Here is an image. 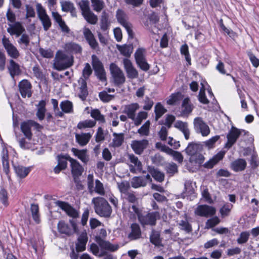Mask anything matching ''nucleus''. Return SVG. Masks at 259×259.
Wrapping results in <instances>:
<instances>
[{
	"instance_id": "864d4df0",
	"label": "nucleus",
	"mask_w": 259,
	"mask_h": 259,
	"mask_svg": "<svg viewBox=\"0 0 259 259\" xmlns=\"http://www.w3.org/2000/svg\"><path fill=\"white\" fill-rule=\"evenodd\" d=\"M116 17L117 21L121 24L128 21V17L124 11L121 9H118L116 13Z\"/></svg>"
},
{
	"instance_id": "c03bdc74",
	"label": "nucleus",
	"mask_w": 259,
	"mask_h": 259,
	"mask_svg": "<svg viewBox=\"0 0 259 259\" xmlns=\"http://www.w3.org/2000/svg\"><path fill=\"white\" fill-rule=\"evenodd\" d=\"M14 168L16 174L20 178L26 177L30 171L29 167H25L21 165L15 166Z\"/></svg>"
},
{
	"instance_id": "37998d69",
	"label": "nucleus",
	"mask_w": 259,
	"mask_h": 259,
	"mask_svg": "<svg viewBox=\"0 0 259 259\" xmlns=\"http://www.w3.org/2000/svg\"><path fill=\"white\" fill-rule=\"evenodd\" d=\"M2 159L4 170L6 174H8L9 172V163L8 151L7 150L4 149L3 150Z\"/></svg>"
},
{
	"instance_id": "bb28decb",
	"label": "nucleus",
	"mask_w": 259,
	"mask_h": 259,
	"mask_svg": "<svg viewBox=\"0 0 259 259\" xmlns=\"http://www.w3.org/2000/svg\"><path fill=\"white\" fill-rule=\"evenodd\" d=\"M73 154L79 159L84 164H87L90 159L89 156L87 154L86 149L79 150L75 148L71 149Z\"/></svg>"
},
{
	"instance_id": "e2e57ef3",
	"label": "nucleus",
	"mask_w": 259,
	"mask_h": 259,
	"mask_svg": "<svg viewBox=\"0 0 259 259\" xmlns=\"http://www.w3.org/2000/svg\"><path fill=\"white\" fill-rule=\"evenodd\" d=\"M165 169L166 172L170 174L171 176H173L178 171V166L176 163L174 162L168 163L166 166Z\"/></svg>"
},
{
	"instance_id": "a18cd8bd",
	"label": "nucleus",
	"mask_w": 259,
	"mask_h": 259,
	"mask_svg": "<svg viewBox=\"0 0 259 259\" xmlns=\"http://www.w3.org/2000/svg\"><path fill=\"white\" fill-rule=\"evenodd\" d=\"M150 241L155 246H159L161 240L160 237V233L158 231L152 230L150 235Z\"/></svg>"
},
{
	"instance_id": "79ce46f5",
	"label": "nucleus",
	"mask_w": 259,
	"mask_h": 259,
	"mask_svg": "<svg viewBox=\"0 0 259 259\" xmlns=\"http://www.w3.org/2000/svg\"><path fill=\"white\" fill-rule=\"evenodd\" d=\"M192 111V107L190 103V100L187 98L183 100L182 104V115H185L190 114Z\"/></svg>"
},
{
	"instance_id": "c9c22d12",
	"label": "nucleus",
	"mask_w": 259,
	"mask_h": 259,
	"mask_svg": "<svg viewBox=\"0 0 259 259\" xmlns=\"http://www.w3.org/2000/svg\"><path fill=\"white\" fill-rule=\"evenodd\" d=\"M92 136L90 133L76 134L75 139L76 142L81 146H85L89 142Z\"/></svg>"
},
{
	"instance_id": "4468645a",
	"label": "nucleus",
	"mask_w": 259,
	"mask_h": 259,
	"mask_svg": "<svg viewBox=\"0 0 259 259\" xmlns=\"http://www.w3.org/2000/svg\"><path fill=\"white\" fill-rule=\"evenodd\" d=\"M194 125L196 131L200 133L203 136H206L210 133L208 126L204 122L201 117H198L194 119Z\"/></svg>"
},
{
	"instance_id": "0eeeda50",
	"label": "nucleus",
	"mask_w": 259,
	"mask_h": 259,
	"mask_svg": "<svg viewBox=\"0 0 259 259\" xmlns=\"http://www.w3.org/2000/svg\"><path fill=\"white\" fill-rule=\"evenodd\" d=\"M2 43L8 55L11 58L17 59L20 56L19 51L9 38L4 35L2 39Z\"/></svg>"
},
{
	"instance_id": "e433bc0d",
	"label": "nucleus",
	"mask_w": 259,
	"mask_h": 259,
	"mask_svg": "<svg viewBox=\"0 0 259 259\" xmlns=\"http://www.w3.org/2000/svg\"><path fill=\"white\" fill-rule=\"evenodd\" d=\"M116 48L122 55L126 57H130L133 51V46L131 45H117Z\"/></svg>"
},
{
	"instance_id": "6ab92c4d",
	"label": "nucleus",
	"mask_w": 259,
	"mask_h": 259,
	"mask_svg": "<svg viewBox=\"0 0 259 259\" xmlns=\"http://www.w3.org/2000/svg\"><path fill=\"white\" fill-rule=\"evenodd\" d=\"M83 34L92 49H96L98 48V42L96 39L94 34L89 28L84 27L83 28Z\"/></svg>"
},
{
	"instance_id": "69168bd1",
	"label": "nucleus",
	"mask_w": 259,
	"mask_h": 259,
	"mask_svg": "<svg viewBox=\"0 0 259 259\" xmlns=\"http://www.w3.org/2000/svg\"><path fill=\"white\" fill-rule=\"evenodd\" d=\"M168 155L172 156L174 159L178 161L179 163H182L183 161V156L180 152L174 151L171 149Z\"/></svg>"
},
{
	"instance_id": "9d476101",
	"label": "nucleus",
	"mask_w": 259,
	"mask_h": 259,
	"mask_svg": "<svg viewBox=\"0 0 259 259\" xmlns=\"http://www.w3.org/2000/svg\"><path fill=\"white\" fill-rule=\"evenodd\" d=\"M194 213L201 217L208 218L215 214L216 209L206 204L199 205L195 209Z\"/></svg>"
},
{
	"instance_id": "f704fd0d",
	"label": "nucleus",
	"mask_w": 259,
	"mask_h": 259,
	"mask_svg": "<svg viewBox=\"0 0 259 259\" xmlns=\"http://www.w3.org/2000/svg\"><path fill=\"white\" fill-rule=\"evenodd\" d=\"M246 166V162L243 159H238L231 164V167L235 171L243 170Z\"/></svg>"
},
{
	"instance_id": "ea45409f",
	"label": "nucleus",
	"mask_w": 259,
	"mask_h": 259,
	"mask_svg": "<svg viewBox=\"0 0 259 259\" xmlns=\"http://www.w3.org/2000/svg\"><path fill=\"white\" fill-rule=\"evenodd\" d=\"M200 149V145L197 143H191L187 146L185 151L191 157L197 154Z\"/></svg>"
},
{
	"instance_id": "aec40b11",
	"label": "nucleus",
	"mask_w": 259,
	"mask_h": 259,
	"mask_svg": "<svg viewBox=\"0 0 259 259\" xmlns=\"http://www.w3.org/2000/svg\"><path fill=\"white\" fill-rule=\"evenodd\" d=\"M18 86L19 91L22 97L25 98L27 96V97L29 98L31 96V84L29 81L26 79H24L19 83Z\"/></svg>"
},
{
	"instance_id": "f03ea898",
	"label": "nucleus",
	"mask_w": 259,
	"mask_h": 259,
	"mask_svg": "<svg viewBox=\"0 0 259 259\" xmlns=\"http://www.w3.org/2000/svg\"><path fill=\"white\" fill-rule=\"evenodd\" d=\"M73 63L72 57L58 51L54 60L53 68L58 71L63 70L71 66Z\"/></svg>"
},
{
	"instance_id": "cd10ccee",
	"label": "nucleus",
	"mask_w": 259,
	"mask_h": 259,
	"mask_svg": "<svg viewBox=\"0 0 259 259\" xmlns=\"http://www.w3.org/2000/svg\"><path fill=\"white\" fill-rule=\"evenodd\" d=\"M30 121V120L23 121L21 123L20 125L21 132L29 141H30L32 137V133L31 131L32 125L29 122Z\"/></svg>"
},
{
	"instance_id": "f3484780",
	"label": "nucleus",
	"mask_w": 259,
	"mask_h": 259,
	"mask_svg": "<svg viewBox=\"0 0 259 259\" xmlns=\"http://www.w3.org/2000/svg\"><path fill=\"white\" fill-rule=\"evenodd\" d=\"M7 32L11 35H15L17 37L20 36L23 33L25 32L24 27L20 22H16L12 24H8Z\"/></svg>"
},
{
	"instance_id": "4be33fe9",
	"label": "nucleus",
	"mask_w": 259,
	"mask_h": 259,
	"mask_svg": "<svg viewBox=\"0 0 259 259\" xmlns=\"http://www.w3.org/2000/svg\"><path fill=\"white\" fill-rule=\"evenodd\" d=\"M7 68L10 76L13 78H14L15 76L19 75L21 73L20 65L12 59L9 60Z\"/></svg>"
},
{
	"instance_id": "bf43d9fd",
	"label": "nucleus",
	"mask_w": 259,
	"mask_h": 259,
	"mask_svg": "<svg viewBox=\"0 0 259 259\" xmlns=\"http://www.w3.org/2000/svg\"><path fill=\"white\" fill-rule=\"evenodd\" d=\"M100 100L103 102H108L114 99V96L108 94L106 91H103L99 94Z\"/></svg>"
},
{
	"instance_id": "1a4fd4ad",
	"label": "nucleus",
	"mask_w": 259,
	"mask_h": 259,
	"mask_svg": "<svg viewBox=\"0 0 259 259\" xmlns=\"http://www.w3.org/2000/svg\"><path fill=\"white\" fill-rule=\"evenodd\" d=\"M92 64L95 73L98 78L101 81L106 80V73L101 62L96 55H92Z\"/></svg>"
},
{
	"instance_id": "f257e3e1",
	"label": "nucleus",
	"mask_w": 259,
	"mask_h": 259,
	"mask_svg": "<svg viewBox=\"0 0 259 259\" xmlns=\"http://www.w3.org/2000/svg\"><path fill=\"white\" fill-rule=\"evenodd\" d=\"M95 212L99 216L104 218L110 217L112 209L108 201L103 197H94L92 200Z\"/></svg>"
},
{
	"instance_id": "680f3d73",
	"label": "nucleus",
	"mask_w": 259,
	"mask_h": 259,
	"mask_svg": "<svg viewBox=\"0 0 259 259\" xmlns=\"http://www.w3.org/2000/svg\"><path fill=\"white\" fill-rule=\"evenodd\" d=\"M233 205L230 204H225L220 210V212L222 218L228 216L232 208Z\"/></svg>"
},
{
	"instance_id": "f8f14e48",
	"label": "nucleus",
	"mask_w": 259,
	"mask_h": 259,
	"mask_svg": "<svg viewBox=\"0 0 259 259\" xmlns=\"http://www.w3.org/2000/svg\"><path fill=\"white\" fill-rule=\"evenodd\" d=\"M241 132L240 130L232 126L227 135V142L225 144V148H230L236 142L241 135Z\"/></svg>"
},
{
	"instance_id": "09e8293b",
	"label": "nucleus",
	"mask_w": 259,
	"mask_h": 259,
	"mask_svg": "<svg viewBox=\"0 0 259 259\" xmlns=\"http://www.w3.org/2000/svg\"><path fill=\"white\" fill-rule=\"evenodd\" d=\"M60 108L62 112L66 113H70L73 112V104L68 100H65L61 102Z\"/></svg>"
},
{
	"instance_id": "393cba45",
	"label": "nucleus",
	"mask_w": 259,
	"mask_h": 259,
	"mask_svg": "<svg viewBox=\"0 0 259 259\" xmlns=\"http://www.w3.org/2000/svg\"><path fill=\"white\" fill-rule=\"evenodd\" d=\"M131 232L128 235V238L131 240L138 239L141 237L142 232L140 227L137 223H133L130 227Z\"/></svg>"
},
{
	"instance_id": "c85d7f7f",
	"label": "nucleus",
	"mask_w": 259,
	"mask_h": 259,
	"mask_svg": "<svg viewBox=\"0 0 259 259\" xmlns=\"http://www.w3.org/2000/svg\"><path fill=\"white\" fill-rule=\"evenodd\" d=\"M78 83L80 85L79 88L78 97L82 101L86 100L89 93L88 91L87 84L85 79L80 78L78 80Z\"/></svg>"
},
{
	"instance_id": "5fc2aeb1",
	"label": "nucleus",
	"mask_w": 259,
	"mask_h": 259,
	"mask_svg": "<svg viewBox=\"0 0 259 259\" xmlns=\"http://www.w3.org/2000/svg\"><path fill=\"white\" fill-rule=\"evenodd\" d=\"M128 158L130 162L133 163L135 166L137 167L139 171H141L143 165L142 162L139 160L138 158L133 154H128Z\"/></svg>"
},
{
	"instance_id": "7c9ffc66",
	"label": "nucleus",
	"mask_w": 259,
	"mask_h": 259,
	"mask_svg": "<svg viewBox=\"0 0 259 259\" xmlns=\"http://www.w3.org/2000/svg\"><path fill=\"white\" fill-rule=\"evenodd\" d=\"M64 48L66 52L73 54H80L82 52L81 47L78 44L74 42L66 43Z\"/></svg>"
},
{
	"instance_id": "b1692460",
	"label": "nucleus",
	"mask_w": 259,
	"mask_h": 259,
	"mask_svg": "<svg viewBox=\"0 0 259 259\" xmlns=\"http://www.w3.org/2000/svg\"><path fill=\"white\" fill-rule=\"evenodd\" d=\"M60 5L62 11L65 12H69L70 13L72 17H77L76 8L72 2L70 1H63L60 2Z\"/></svg>"
},
{
	"instance_id": "6e6552de",
	"label": "nucleus",
	"mask_w": 259,
	"mask_h": 259,
	"mask_svg": "<svg viewBox=\"0 0 259 259\" xmlns=\"http://www.w3.org/2000/svg\"><path fill=\"white\" fill-rule=\"evenodd\" d=\"M159 218V213L158 211L148 212V213L139 216V221L142 226L146 225L155 226L156 220Z\"/></svg>"
},
{
	"instance_id": "dca6fc26",
	"label": "nucleus",
	"mask_w": 259,
	"mask_h": 259,
	"mask_svg": "<svg viewBox=\"0 0 259 259\" xmlns=\"http://www.w3.org/2000/svg\"><path fill=\"white\" fill-rule=\"evenodd\" d=\"M124 68L128 78L134 79L138 77L139 73L137 69L134 67L132 62L128 59L123 60Z\"/></svg>"
},
{
	"instance_id": "338daca9",
	"label": "nucleus",
	"mask_w": 259,
	"mask_h": 259,
	"mask_svg": "<svg viewBox=\"0 0 259 259\" xmlns=\"http://www.w3.org/2000/svg\"><path fill=\"white\" fill-rule=\"evenodd\" d=\"M249 237V233L247 232H241L239 235V237L237 239V243L239 244H244L246 243Z\"/></svg>"
},
{
	"instance_id": "a211bd4d",
	"label": "nucleus",
	"mask_w": 259,
	"mask_h": 259,
	"mask_svg": "<svg viewBox=\"0 0 259 259\" xmlns=\"http://www.w3.org/2000/svg\"><path fill=\"white\" fill-rule=\"evenodd\" d=\"M96 241L101 247V250H108L113 252L117 250L118 248L117 244H113L109 241L104 240L101 237H96Z\"/></svg>"
},
{
	"instance_id": "473e14b6",
	"label": "nucleus",
	"mask_w": 259,
	"mask_h": 259,
	"mask_svg": "<svg viewBox=\"0 0 259 259\" xmlns=\"http://www.w3.org/2000/svg\"><path fill=\"white\" fill-rule=\"evenodd\" d=\"M175 127L181 131L184 134L186 140H188L190 136V131L187 122L182 121H177L174 125Z\"/></svg>"
},
{
	"instance_id": "774afa93",
	"label": "nucleus",
	"mask_w": 259,
	"mask_h": 259,
	"mask_svg": "<svg viewBox=\"0 0 259 259\" xmlns=\"http://www.w3.org/2000/svg\"><path fill=\"white\" fill-rule=\"evenodd\" d=\"M118 187L120 192L125 195L128 193L130 188V184L127 182H123L118 184Z\"/></svg>"
},
{
	"instance_id": "412c9836",
	"label": "nucleus",
	"mask_w": 259,
	"mask_h": 259,
	"mask_svg": "<svg viewBox=\"0 0 259 259\" xmlns=\"http://www.w3.org/2000/svg\"><path fill=\"white\" fill-rule=\"evenodd\" d=\"M149 144L147 140H135L132 142L131 147L134 151L137 154H141L143 153Z\"/></svg>"
},
{
	"instance_id": "8fccbe9b",
	"label": "nucleus",
	"mask_w": 259,
	"mask_h": 259,
	"mask_svg": "<svg viewBox=\"0 0 259 259\" xmlns=\"http://www.w3.org/2000/svg\"><path fill=\"white\" fill-rule=\"evenodd\" d=\"M167 110L162 106L161 103H158L156 104L154 108V112L155 113V121H157L165 113Z\"/></svg>"
},
{
	"instance_id": "20e7f679",
	"label": "nucleus",
	"mask_w": 259,
	"mask_h": 259,
	"mask_svg": "<svg viewBox=\"0 0 259 259\" xmlns=\"http://www.w3.org/2000/svg\"><path fill=\"white\" fill-rule=\"evenodd\" d=\"M71 227L64 221H60L57 224V230L61 234L67 236H71L75 233H78V229L76 221L73 219L69 221Z\"/></svg>"
},
{
	"instance_id": "ddd939ff",
	"label": "nucleus",
	"mask_w": 259,
	"mask_h": 259,
	"mask_svg": "<svg viewBox=\"0 0 259 259\" xmlns=\"http://www.w3.org/2000/svg\"><path fill=\"white\" fill-rule=\"evenodd\" d=\"M55 203L56 205L64 210L69 217L72 218V219L79 218L78 211L68 203L59 200L57 201Z\"/></svg>"
},
{
	"instance_id": "6e6d98bb",
	"label": "nucleus",
	"mask_w": 259,
	"mask_h": 259,
	"mask_svg": "<svg viewBox=\"0 0 259 259\" xmlns=\"http://www.w3.org/2000/svg\"><path fill=\"white\" fill-rule=\"evenodd\" d=\"M147 117V113L145 111H141L138 113L137 116H135V119L132 120L134 121V124L136 126L140 125L143 120Z\"/></svg>"
},
{
	"instance_id": "c756f323",
	"label": "nucleus",
	"mask_w": 259,
	"mask_h": 259,
	"mask_svg": "<svg viewBox=\"0 0 259 259\" xmlns=\"http://www.w3.org/2000/svg\"><path fill=\"white\" fill-rule=\"evenodd\" d=\"M148 171L152 177L157 182H162L164 180V174L154 167L149 166Z\"/></svg>"
},
{
	"instance_id": "de8ad7c7",
	"label": "nucleus",
	"mask_w": 259,
	"mask_h": 259,
	"mask_svg": "<svg viewBox=\"0 0 259 259\" xmlns=\"http://www.w3.org/2000/svg\"><path fill=\"white\" fill-rule=\"evenodd\" d=\"M183 96L180 93L174 94L170 96V98L167 101L168 105H174L179 104L183 100Z\"/></svg>"
},
{
	"instance_id": "39448f33",
	"label": "nucleus",
	"mask_w": 259,
	"mask_h": 259,
	"mask_svg": "<svg viewBox=\"0 0 259 259\" xmlns=\"http://www.w3.org/2000/svg\"><path fill=\"white\" fill-rule=\"evenodd\" d=\"M36 10L38 18L40 21L45 31L48 30L52 26L51 20L47 14L46 9L41 4L37 3Z\"/></svg>"
},
{
	"instance_id": "49530a36",
	"label": "nucleus",
	"mask_w": 259,
	"mask_h": 259,
	"mask_svg": "<svg viewBox=\"0 0 259 259\" xmlns=\"http://www.w3.org/2000/svg\"><path fill=\"white\" fill-rule=\"evenodd\" d=\"M30 211L32 217L35 222L37 224L40 223L39 207L36 204L32 203L30 205Z\"/></svg>"
},
{
	"instance_id": "0e129e2a",
	"label": "nucleus",
	"mask_w": 259,
	"mask_h": 259,
	"mask_svg": "<svg viewBox=\"0 0 259 259\" xmlns=\"http://www.w3.org/2000/svg\"><path fill=\"white\" fill-rule=\"evenodd\" d=\"M95 184L96 186L94 191L100 195H104L105 192L103 184L98 180L95 181Z\"/></svg>"
},
{
	"instance_id": "13d9d810",
	"label": "nucleus",
	"mask_w": 259,
	"mask_h": 259,
	"mask_svg": "<svg viewBox=\"0 0 259 259\" xmlns=\"http://www.w3.org/2000/svg\"><path fill=\"white\" fill-rule=\"evenodd\" d=\"M150 122L147 120L146 122L138 130V133L142 136H147L149 134V127Z\"/></svg>"
},
{
	"instance_id": "4d7b16f0",
	"label": "nucleus",
	"mask_w": 259,
	"mask_h": 259,
	"mask_svg": "<svg viewBox=\"0 0 259 259\" xmlns=\"http://www.w3.org/2000/svg\"><path fill=\"white\" fill-rule=\"evenodd\" d=\"M96 122L92 120H85L79 122L77 124V127L79 129H82L87 127H93L96 125Z\"/></svg>"
},
{
	"instance_id": "4c0bfd02",
	"label": "nucleus",
	"mask_w": 259,
	"mask_h": 259,
	"mask_svg": "<svg viewBox=\"0 0 259 259\" xmlns=\"http://www.w3.org/2000/svg\"><path fill=\"white\" fill-rule=\"evenodd\" d=\"M46 112V102L44 100H41L38 105L36 112V116L40 120L44 119L45 113Z\"/></svg>"
},
{
	"instance_id": "423d86ee",
	"label": "nucleus",
	"mask_w": 259,
	"mask_h": 259,
	"mask_svg": "<svg viewBox=\"0 0 259 259\" xmlns=\"http://www.w3.org/2000/svg\"><path fill=\"white\" fill-rule=\"evenodd\" d=\"M110 70L116 85L119 86L125 82V77L123 71L115 64H110Z\"/></svg>"
},
{
	"instance_id": "603ef678",
	"label": "nucleus",
	"mask_w": 259,
	"mask_h": 259,
	"mask_svg": "<svg viewBox=\"0 0 259 259\" xmlns=\"http://www.w3.org/2000/svg\"><path fill=\"white\" fill-rule=\"evenodd\" d=\"M93 10L97 12H100L105 7L103 0H91Z\"/></svg>"
},
{
	"instance_id": "72a5a7b5",
	"label": "nucleus",
	"mask_w": 259,
	"mask_h": 259,
	"mask_svg": "<svg viewBox=\"0 0 259 259\" xmlns=\"http://www.w3.org/2000/svg\"><path fill=\"white\" fill-rule=\"evenodd\" d=\"M110 25L109 21V15L105 11L102 12L100 18V28L103 31H107Z\"/></svg>"
},
{
	"instance_id": "58836bf2",
	"label": "nucleus",
	"mask_w": 259,
	"mask_h": 259,
	"mask_svg": "<svg viewBox=\"0 0 259 259\" xmlns=\"http://www.w3.org/2000/svg\"><path fill=\"white\" fill-rule=\"evenodd\" d=\"M131 186L134 188L145 187L146 183L142 176L134 177L131 180Z\"/></svg>"
},
{
	"instance_id": "5701e85b",
	"label": "nucleus",
	"mask_w": 259,
	"mask_h": 259,
	"mask_svg": "<svg viewBox=\"0 0 259 259\" xmlns=\"http://www.w3.org/2000/svg\"><path fill=\"white\" fill-rule=\"evenodd\" d=\"M225 154V151H220L216 155L213 156L212 158L210 159L208 161H206L203 165V166L204 168L210 169L212 168L214 165L217 164L219 161L221 160Z\"/></svg>"
},
{
	"instance_id": "a19ab883",
	"label": "nucleus",
	"mask_w": 259,
	"mask_h": 259,
	"mask_svg": "<svg viewBox=\"0 0 259 259\" xmlns=\"http://www.w3.org/2000/svg\"><path fill=\"white\" fill-rule=\"evenodd\" d=\"M91 116L93 118L96 122V121L102 123H105V118L104 116L101 114L100 110L98 109H92L91 111Z\"/></svg>"
},
{
	"instance_id": "2eb2a0df",
	"label": "nucleus",
	"mask_w": 259,
	"mask_h": 259,
	"mask_svg": "<svg viewBox=\"0 0 259 259\" xmlns=\"http://www.w3.org/2000/svg\"><path fill=\"white\" fill-rule=\"evenodd\" d=\"M66 158L70 162L71 173L74 179L80 176L84 170L82 165L77 160L74 159L70 156L67 157Z\"/></svg>"
},
{
	"instance_id": "052dcab7",
	"label": "nucleus",
	"mask_w": 259,
	"mask_h": 259,
	"mask_svg": "<svg viewBox=\"0 0 259 259\" xmlns=\"http://www.w3.org/2000/svg\"><path fill=\"white\" fill-rule=\"evenodd\" d=\"M220 220L218 217H214L212 218L207 220L205 223V227L207 229L211 228L219 224Z\"/></svg>"
},
{
	"instance_id": "2f4dec72",
	"label": "nucleus",
	"mask_w": 259,
	"mask_h": 259,
	"mask_svg": "<svg viewBox=\"0 0 259 259\" xmlns=\"http://www.w3.org/2000/svg\"><path fill=\"white\" fill-rule=\"evenodd\" d=\"M88 237L86 234H82L79 236L76 243V251L82 252L85 250Z\"/></svg>"
},
{
	"instance_id": "7ed1b4c3",
	"label": "nucleus",
	"mask_w": 259,
	"mask_h": 259,
	"mask_svg": "<svg viewBox=\"0 0 259 259\" xmlns=\"http://www.w3.org/2000/svg\"><path fill=\"white\" fill-rule=\"evenodd\" d=\"M77 5L81 11V15L88 23L92 25L97 23L98 16L91 11L88 0H81L77 3Z\"/></svg>"
},
{
	"instance_id": "9b49d317",
	"label": "nucleus",
	"mask_w": 259,
	"mask_h": 259,
	"mask_svg": "<svg viewBox=\"0 0 259 259\" xmlns=\"http://www.w3.org/2000/svg\"><path fill=\"white\" fill-rule=\"evenodd\" d=\"M145 52L144 49H138L135 53V57L138 66L143 71H147L149 69V65L146 60Z\"/></svg>"
},
{
	"instance_id": "a878e982",
	"label": "nucleus",
	"mask_w": 259,
	"mask_h": 259,
	"mask_svg": "<svg viewBox=\"0 0 259 259\" xmlns=\"http://www.w3.org/2000/svg\"><path fill=\"white\" fill-rule=\"evenodd\" d=\"M140 108L138 103H133L125 105L123 111V113L127 115L128 118L132 120L135 119L136 112Z\"/></svg>"
},
{
	"instance_id": "3c124183",
	"label": "nucleus",
	"mask_w": 259,
	"mask_h": 259,
	"mask_svg": "<svg viewBox=\"0 0 259 259\" xmlns=\"http://www.w3.org/2000/svg\"><path fill=\"white\" fill-rule=\"evenodd\" d=\"M114 138L112 141V145L114 147H118L120 146L124 140V136L122 133L117 134L114 133L113 134Z\"/></svg>"
}]
</instances>
